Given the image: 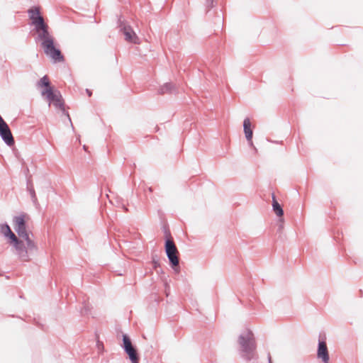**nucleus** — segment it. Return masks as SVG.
<instances>
[{"label": "nucleus", "mask_w": 363, "mask_h": 363, "mask_svg": "<svg viewBox=\"0 0 363 363\" xmlns=\"http://www.w3.org/2000/svg\"><path fill=\"white\" fill-rule=\"evenodd\" d=\"M28 13L38 35L37 40L41 42V46L45 55L55 62L62 60L61 52L55 48L54 38L48 32V26L40 16L39 9L32 8L28 11Z\"/></svg>", "instance_id": "nucleus-1"}, {"label": "nucleus", "mask_w": 363, "mask_h": 363, "mask_svg": "<svg viewBox=\"0 0 363 363\" xmlns=\"http://www.w3.org/2000/svg\"><path fill=\"white\" fill-rule=\"evenodd\" d=\"M14 240L10 245L14 248L15 253L21 261H29L30 256L38 250L33 235L28 236V239L16 237Z\"/></svg>", "instance_id": "nucleus-2"}, {"label": "nucleus", "mask_w": 363, "mask_h": 363, "mask_svg": "<svg viewBox=\"0 0 363 363\" xmlns=\"http://www.w3.org/2000/svg\"><path fill=\"white\" fill-rule=\"evenodd\" d=\"M41 94L49 102V106L53 105L56 109L65 111L64 102L59 91L53 88H48L42 90Z\"/></svg>", "instance_id": "nucleus-3"}, {"label": "nucleus", "mask_w": 363, "mask_h": 363, "mask_svg": "<svg viewBox=\"0 0 363 363\" xmlns=\"http://www.w3.org/2000/svg\"><path fill=\"white\" fill-rule=\"evenodd\" d=\"M28 219V216L26 214H21L13 218V228L18 234V238L28 239V236L33 235L30 231L27 230L26 223Z\"/></svg>", "instance_id": "nucleus-4"}, {"label": "nucleus", "mask_w": 363, "mask_h": 363, "mask_svg": "<svg viewBox=\"0 0 363 363\" xmlns=\"http://www.w3.org/2000/svg\"><path fill=\"white\" fill-rule=\"evenodd\" d=\"M165 251L172 267L173 268L177 267L179 265L178 250L172 240H166Z\"/></svg>", "instance_id": "nucleus-5"}, {"label": "nucleus", "mask_w": 363, "mask_h": 363, "mask_svg": "<svg viewBox=\"0 0 363 363\" xmlns=\"http://www.w3.org/2000/svg\"><path fill=\"white\" fill-rule=\"evenodd\" d=\"M0 135L2 140L5 142V143L9 146L13 145L14 140L12 136L11 132L4 121V119L0 116Z\"/></svg>", "instance_id": "nucleus-6"}, {"label": "nucleus", "mask_w": 363, "mask_h": 363, "mask_svg": "<svg viewBox=\"0 0 363 363\" xmlns=\"http://www.w3.org/2000/svg\"><path fill=\"white\" fill-rule=\"evenodd\" d=\"M238 343L240 350L242 353V356L248 358L250 349V331L248 330L242 333L238 337Z\"/></svg>", "instance_id": "nucleus-7"}, {"label": "nucleus", "mask_w": 363, "mask_h": 363, "mask_svg": "<svg viewBox=\"0 0 363 363\" xmlns=\"http://www.w3.org/2000/svg\"><path fill=\"white\" fill-rule=\"evenodd\" d=\"M121 30L123 32L125 35V39L126 41L135 44H139L140 40L137 36L135 33L133 31V28L123 23H121L120 25Z\"/></svg>", "instance_id": "nucleus-8"}, {"label": "nucleus", "mask_w": 363, "mask_h": 363, "mask_svg": "<svg viewBox=\"0 0 363 363\" xmlns=\"http://www.w3.org/2000/svg\"><path fill=\"white\" fill-rule=\"evenodd\" d=\"M317 357L318 359H321L323 363H329V352L325 341H319Z\"/></svg>", "instance_id": "nucleus-9"}, {"label": "nucleus", "mask_w": 363, "mask_h": 363, "mask_svg": "<svg viewBox=\"0 0 363 363\" xmlns=\"http://www.w3.org/2000/svg\"><path fill=\"white\" fill-rule=\"evenodd\" d=\"M0 232L8 239L9 244H11L12 241H14L17 237L11 230L10 227L7 224L0 225Z\"/></svg>", "instance_id": "nucleus-10"}, {"label": "nucleus", "mask_w": 363, "mask_h": 363, "mask_svg": "<svg viewBox=\"0 0 363 363\" xmlns=\"http://www.w3.org/2000/svg\"><path fill=\"white\" fill-rule=\"evenodd\" d=\"M125 353L128 355V357L131 363H139V358L137 354L136 350L133 346L124 350Z\"/></svg>", "instance_id": "nucleus-11"}, {"label": "nucleus", "mask_w": 363, "mask_h": 363, "mask_svg": "<svg viewBox=\"0 0 363 363\" xmlns=\"http://www.w3.org/2000/svg\"><path fill=\"white\" fill-rule=\"evenodd\" d=\"M273 210L274 213L279 217H281L284 214L283 209L280 204L277 202V201L275 199V197L273 196Z\"/></svg>", "instance_id": "nucleus-12"}, {"label": "nucleus", "mask_w": 363, "mask_h": 363, "mask_svg": "<svg viewBox=\"0 0 363 363\" xmlns=\"http://www.w3.org/2000/svg\"><path fill=\"white\" fill-rule=\"evenodd\" d=\"M174 89V86L172 83H166L160 88L159 93L161 94H164L166 93H170Z\"/></svg>", "instance_id": "nucleus-13"}, {"label": "nucleus", "mask_w": 363, "mask_h": 363, "mask_svg": "<svg viewBox=\"0 0 363 363\" xmlns=\"http://www.w3.org/2000/svg\"><path fill=\"white\" fill-rule=\"evenodd\" d=\"M243 126L245 138L250 140V119L248 118L245 119Z\"/></svg>", "instance_id": "nucleus-14"}, {"label": "nucleus", "mask_w": 363, "mask_h": 363, "mask_svg": "<svg viewBox=\"0 0 363 363\" xmlns=\"http://www.w3.org/2000/svg\"><path fill=\"white\" fill-rule=\"evenodd\" d=\"M123 348L125 350L128 347H133L132 342L130 338L126 335H123Z\"/></svg>", "instance_id": "nucleus-15"}, {"label": "nucleus", "mask_w": 363, "mask_h": 363, "mask_svg": "<svg viewBox=\"0 0 363 363\" xmlns=\"http://www.w3.org/2000/svg\"><path fill=\"white\" fill-rule=\"evenodd\" d=\"M39 85L42 86H45L44 89H48V88H52L50 86V82L47 76H44L39 82Z\"/></svg>", "instance_id": "nucleus-16"}, {"label": "nucleus", "mask_w": 363, "mask_h": 363, "mask_svg": "<svg viewBox=\"0 0 363 363\" xmlns=\"http://www.w3.org/2000/svg\"><path fill=\"white\" fill-rule=\"evenodd\" d=\"M98 347L100 349L101 347H103V345L99 342H98Z\"/></svg>", "instance_id": "nucleus-17"}, {"label": "nucleus", "mask_w": 363, "mask_h": 363, "mask_svg": "<svg viewBox=\"0 0 363 363\" xmlns=\"http://www.w3.org/2000/svg\"><path fill=\"white\" fill-rule=\"evenodd\" d=\"M157 265H159V264H158L157 262H155V266H154V267H155V268H156V267H157Z\"/></svg>", "instance_id": "nucleus-18"}, {"label": "nucleus", "mask_w": 363, "mask_h": 363, "mask_svg": "<svg viewBox=\"0 0 363 363\" xmlns=\"http://www.w3.org/2000/svg\"><path fill=\"white\" fill-rule=\"evenodd\" d=\"M31 194H32L33 196H35V192L33 190H31Z\"/></svg>", "instance_id": "nucleus-19"}, {"label": "nucleus", "mask_w": 363, "mask_h": 363, "mask_svg": "<svg viewBox=\"0 0 363 363\" xmlns=\"http://www.w3.org/2000/svg\"><path fill=\"white\" fill-rule=\"evenodd\" d=\"M86 91H87L88 94H89V96H91V92H90L88 89L86 90Z\"/></svg>", "instance_id": "nucleus-20"}]
</instances>
